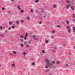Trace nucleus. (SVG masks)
I'll list each match as a JSON object with an SVG mask.
<instances>
[{
  "label": "nucleus",
  "instance_id": "1",
  "mask_svg": "<svg viewBox=\"0 0 75 75\" xmlns=\"http://www.w3.org/2000/svg\"><path fill=\"white\" fill-rule=\"evenodd\" d=\"M45 62L46 64L49 66L50 68L52 67V62H50V61L48 59H45Z\"/></svg>",
  "mask_w": 75,
  "mask_h": 75
},
{
  "label": "nucleus",
  "instance_id": "2",
  "mask_svg": "<svg viewBox=\"0 0 75 75\" xmlns=\"http://www.w3.org/2000/svg\"><path fill=\"white\" fill-rule=\"evenodd\" d=\"M71 4H69V5H67L66 6V8H67V9H68L69 8V6H71Z\"/></svg>",
  "mask_w": 75,
  "mask_h": 75
},
{
  "label": "nucleus",
  "instance_id": "3",
  "mask_svg": "<svg viewBox=\"0 0 75 75\" xmlns=\"http://www.w3.org/2000/svg\"><path fill=\"white\" fill-rule=\"evenodd\" d=\"M16 24L17 25L19 24V22L18 21H16Z\"/></svg>",
  "mask_w": 75,
  "mask_h": 75
},
{
  "label": "nucleus",
  "instance_id": "4",
  "mask_svg": "<svg viewBox=\"0 0 75 75\" xmlns=\"http://www.w3.org/2000/svg\"><path fill=\"white\" fill-rule=\"evenodd\" d=\"M67 28L68 29H70V27L69 26H67Z\"/></svg>",
  "mask_w": 75,
  "mask_h": 75
},
{
  "label": "nucleus",
  "instance_id": "5",
  "mask_svg": "<svg viewBox=\"0 0 75 75\" xmlns=\"http://www.w3.org/2000/svg\"><path fill=\"white\" fill-rule=\"evenodd\" d=\"M0 37H4V35L3 34H1L0 35Z\"/></svg>",
  "mask_w": 75,
  "mask_h": 75
},
{
  "label": "nucleus",
  "instance_id": "6",
  "mask_svg": "<svg viewBox=\"0 0 75 75\" xmlns=\"http://www.w3.org/2000/svg\"><path fill=\"white\" fill-rule=\"evenodd\" d=\"M9 24L10 25H12V22H11V21H10L9 23Z\"/></svg>",
  "mask_w": 75,
  "mask_h": 75
},
{
  "label": "nucleus",
  "instance_id": "7",
  "mask_svg": "<svg viewBox=\"0 0 75 75\" xmlns=\"http://www.w3.org/2000/svg\"><path fill=\"white\" fill-rule=\"evenodd\" d=\"M27 18L28 20H30V17L29 16H28L27 17Z\"/></svg>",
  "mask_w": 75,
  "mask_h": 75
},
{
  "label": "nucleus",
  "instance_id": "8",
  "mask_svg": "<svg viewBox=\"0 0 75 75\" xmlns=\"http://www.w3.org/2000/svg\"><path fill=\"white\" fill-rule=\"evenodd\" d=\"M41 10L42 13H44V9H42Z\"/></svg>",
  "mask_w": 75,
  "mask_h": 75
},
{
  "label": "nucleus",
  "instance_id": "9",
  "mask_svg": "<svg viewBox=\"0 0 75 75\" xmlns=\"http://www.w3.org/2000/svg\"><path fill=\"white\" fill-rule=\"evenodd\" d=\"M68 30V32L69 33H70V31H71V29H69Z\"/></svg>",
  "mask_w": 75,
  "mask_h": 75
},
{
  "label": "nucleus",
  "instance_id": "10",
  "mask_svg": "<svg viewBox=\"0 0 75 75\" xmlns=\"http://www.w3.org/2000/svg\"><path fill=\"white\" fill-rule=\"evenodd\" d=\"M66 2L67 3H69V0H67L66 1Z\"/></svg>",
  "mask_w": 75,
  "mask_h": 75
},
{
  "label": "nucleus",
  "instance_id": "11",
  "mask_svg": "<svg viewBox=\"0 0 75 75\" xmlns=\"http://www.w3.org/2000/svg\"><path fill=\"white\" fill-rule=\"evenodd\" d=\"M38 38H35V41H38Z\"/></svg>",
  "mask_w": 75,
  "mask_h": 75
},
{
  "label": "nucleus",
  "instance_id": "12",
  "mask_svg": "<svg viewBox=\"0 0 75 75\" xmlns=\"http://www.w3.org/2000/svg\"><path fill=\"white\" fill-rule=\"evenodd\" d=\"M43 18H46V15L45 14H44V16H43Z\"/></svg>",
  "mask_w": 75,
  "mask_h": 75
},
{
  "label": "nucleus",
  "instance_id": "13",
  "mask_svg": "<svg viewBox=\"0 0 75 75\" xmlns=\"http://www.w3.org/2000/svg\"><path fill=\"white\" fill-rule=\"evenodd\" d=\"M71 10H74V8L72 7V6H71Z\"/></svg>",
  "mask_w": 75,
  "mask_h": 75
},
{
  "label": "nucleus",
  "instance_id": "14",
  "mask_svg": "<svg viewBox=\"0 0 75 75\" xmlns=\"http://www.w3.org/2000/svg\"><path fill=\"white\" fill-rule=\"evenodd\" d=\"M23 54L24 56H25V55H27V53H25V52H23Z\"/></svg>",
  "mask_w": 75,
  "mask_h": 75
},
{
  "label": "nucleus",
  "instance_id": "15",
  "mask_svg": "<svg viewBox=\"0 0 75 75\" xmlns=\"http://www.w3.org/2000/svg\"><path fill=\"white\" fill-rule=\"evenodd\" d=\"M66 22H67V24H69V21H66Z\"/></svg>",
  "mask_w": 75,
  "mask_h": 75
},
{
  "label": "nucleus",
  "instance_id": "16",
  "mask_svg": "<svg viewBox=\"0 0 75 75\" xmlns=\"http://www.w3.org/2000/svg\"><path fill=\"white\" fill-rule=\"evenodd\" d=\"M52 33H55V30H53L52 31Z\"/></svg>",
  "mask_w": 75,
  "mask_h": 75
},
{
  "label": "nucleus",
  "instance_id": "17",
  "mask_svg": "<svg viewBox=\"0 0 75 75\" xmlns=\"http://www.w3.org/2000/svg\"><path fill=\"white\" fill-rule=\"evenodd\" d=\"M39 2V0H36V3H38Z\"/></svg>",
  "mask_w": 75,
  "mask_h": 75
},
{
  "label": "nucleus",
  "instance_id": "18",
  "mask_svg": "<svg viewBox=\"0 0 75 75\" xmlns=\"http://www.w3.org/2000/svg\"><path fill=\"white\" fill-rule=\"evenodd\" d=\"M21 45L22 47H23L24 46V45H23V43H21Z\"/></svg>",
  "mask_w": 75,
  "mask_h": 75
},
{
  "label": "nucleus",
  "instance_id": "19",
  "mask_svg": "<svg viewBox=\"0 0 75 75\" xmlns=\"http://www.w3.org/2000/svg\"><path fill=\"white\" fill-rule=\"evenodd\" d=\"M27 36H25L24 38V40H27Z\"/></svg>",
  "mask_w": 75,
  "mask_h": 75
},
{
  "label": "nucleus",
  "instance_id": "20",
  "mask_svg": "<svg viewBox=\"0 0 75 75\" xmlns=\"http://www.w3.org/2000/svg\"><path fill=\"white\" fill-rule=\"evenodd\" d=\"M59 63H60V62H59V61H57V63H56L57 64H59Z\"/></svg>",
  "mask_w": 75,
  "mask_h": 75
},
{
  "label": "nucleus",
  "instance_id": "21",
  "mask_svg": "<svg viewBox=\"0 0 75 75\" xmlns=\"http://www.w3.org/2000/svg\"><path fill=\"white\" fill-rule=\"evenodd\" d=\"M18 10H20V9H21V8H20V6H18Z\"/></svg>",
  "mask_w": 75,
  "mask_h": 75
},
{
  "label": "nucleus",
  "instance_id": "22",
  "mask_svg": "<svg viewBox=\"0 0 75 75\" xmlns=\"http://www.w3.org/2000/svg\"><path fill=\"white\" fill-rule=\"evenodd\" d=\"M32 37L33 38H35V35H33V36Z\"/></svg>",
  "mask_w": 75,
  "mask_h": 75
},
{
  "label": "nucleus",
  "instance_id": "23",
  "mask_svg": "<svg viewBox=\"0 0 75 75\" xmlns=\"http://www.w3.org/2000/svg\"><path fill=\"white\" fill-rule=\"evenodd\" d=\"M44 52H45V51L44 50H42V52L43 54H44Z\"/></svg>",
  "mask_w": 75,
  "mask_h": 75
},
{
  "label": "nucleus",
  "instance_id": "24",
  "mask_svg": "<svg viewBox=\"0 0 75 75\" xmlns=\"http://www.w3.org/2000/svg\"><path fill=\"white\" fill-rule=\"evenodd\" d=\"M21 23H24V20H22L21 22Z\"/></svg>",
  "mask_w": 75,
  "mask_h": 75
},
{
  "label": "nucleus",
  "instance_id": "25",
  "mask_svg": "<svg viewBox=\"0 0 75 75\" xmlns=\"http://www.w3.org/2000/svg\"><path fill=\"white\" fill-rule=\"evenodd\" d=\"M73 18H75V14H73Z\"/></svg>",
  "mask_w": 75,
  "mask_h": 75
},
{
  "label": "nucleus",
  "instance_id": "26",
  "mask_svg": "<svg viewBox=\"0 0 75 75\" xmlns=\"http://www.w3.org/2000/svg\"><path fill=\"white\" fill-rule=\"evenodd\" d=\"M65 67H68V64H66V65H65Z\"/></svg>",
  "mask_w": 75,
  "mask_h": 75
},
{
  "label": "nucleus",
  "instance_id": "27",
  "mask_svg": "<svg viewBox=\"0 0 75 75\" xmlns=\"http://www.w3.org/2000/svg\"><path fill=\"white\" fill-rule=\"evenodd\" d=\"M45 43H46V44H48V40H46L45 41Z\"/></svg>",
  "mask_w": 75,
  "mask_h": 75
},
{
  "label": "nucleus",
  "instance_id": "28",
  "mask_svg": "<svg viewBox=\"0 0 75 75\" xmlns=\"http://www.w3.org/2000/svg\"><path fill=\"white\" fill-rule=\"evenodd\" d=\"M11 13V11H8V12H7V13L8 14L9 13Z\"/></svg>",
  "mask_w": 75,
  "mask_h": 75
},
{
  "label": "nucleus",
  "instance_id": "29",
  "mask_svg": "<svg viewBox=\"0 0 75 75\" xmlns=\"http://www.w3.org/2000/svg\"><path fill=\"white\" fill-rule=\"evenodd\" d=\"M13 53L14 54H17V52H16L15 51H13Z\"/></svg>",
  "mask_w": 75,
  "mask_h": 75
},
{
  "label": "nucleus",
  "instance_id": "30",
  "mask_svg": "<svg viewBox=\"0 0 75 75\" xmlns=\"http://www.w3.org/2000/svg\"><path fill=\"white\" fill-rule=\"evenodd\" d=\"M9 55H11V56H12L13 55V54H12V53H10V54H9Z\"/></svg>",
  "mask_w": 75,
  "mask_h": 75
},
{
  "label": "nucleus",
  "instance_id": "31",
  "mask_svg": "<svg viewBox=\"0 0 75 75\" xmlns=\"http://www.w3.org/2000/svg\"><path fill=\"white\" fill-rule=\"evenodd\" d=\"M31 42L30 41H29V42H28V43L29 44H31Z\"/></svg>",
  "mask_w": 75,
  "mask_h": 75
},
{
  "label": "nucleus",
  "instance_id": "32",
  "mask_svg": "<svg viewBox=\"0 0 75 75\" xmlns=\"http://www.w3.org/2000/svg\"><path fill=\"white\" fill-rule=\"evenodd\" d=\"M0 29H1V30H2V29H3V28L2 26H0Z\"/></svg>",
  "mask_w": 75,
  "mask_h": 75
},
{
  "label": "nucleus",
  "instance_id": "33",
  "mask_svg": "<svg viewBox=\"0 0 75 75\" xmlns=\"http://www.w3.org/2000/svg\"><path fill=\"white\" fill-rule=\"evenodd\" d=\"M24 12L23 10H22L21 11V13H23Z\"/></svg>",
  "mask_w": 75,
  "mask_h": 75
},
{
  "label": "nucleus",
  "instance_id": "34",
  "mask_svg": "<svg viewBox=\"0 0 75 75\" xmlns=\"http://www.w3.org/2000/svg\"><path fill=\"white\" fill-rule=\"evenodd\" d=\"M69 55H72V53H71V52H69Z\"/></svg>",
  "mask_w": 75,
  "mask_h": 75
},
{
  "label": "nucleus",
  "instance_id": "35",
  "mask_svg": "<svg viewBox=\"0 0 75 75\" xmlns=\"http://www.w3.org/2000/svg\"><path fill=\"white\" fill-rule=\"evenodd\" d=\"M14 27H15V26H12V28H14Z\"/></svg>",
  "mask_w": 75,
  "mask_h": 75
},
{
  "label": "nucleus",
  "instance_id": "36",
  "mask_svg": "<svg viewBox=\"0 0 75 75\" xmlns=\"http://www.w3.org/2000/svg\"><path fill=\"white\" fill-rule=\"evenodd\" d=\"M73 31H75V27H74L73 28Z\"/></svg>",
  "mask_w": 75,
  "mask_h": 75
},
{
  "label": "nucleus",
  "instance_id": "37",
  "mask_svg": "<svg viewBox=\"0 0 75 75\" xmlns=\"http://www.w3.org/2000/svg\"><path fill=\"white\" fill-rule=\"evenodd\" d=\"M26 35H25V36L27 37V36H28V34H27V33H26Z\"/></svg>",
  "mask_w": 75,
  "mask_h": 75
},
{
  "label": "nucleus",
  "instance_id": "38",
  "mask_svg": "<svg viewBox=\"0 0 75 75\" xmlns=\"http://www.w3.org/2000/svg\"><path fill=\"white\" fill-rule=\"evenodd\" d=\"M21 42H23V41H23V40L22 39H21Z\"/></svg>",
  "mask_w": 75,
  "mask_h": 75
},
{
  "label": "nucleus",
  "instance_id": "39",
  "mask_svg": "<svg viewBox=\"0 0 75 75\" xmlns=\"http://www.w3.org/2000/svg\"><path fill=\"white\" fill-rule=\"evenodd\" d=\"M52 62L54 64H55V61H53Z\"/></svg>",
  "mask_w": 75,
  "mask_h": 75
},
{
  "label": "nucleus",
  "instance_id": "40",
  "mask_svg": "<svg viewBox=\"0 0 75 75\" xmlns=\"http://www.w3.org/2000/svg\"><path fill=\"white\" fill-rule=\"evenodd\" d=\"M20 38H23V35H21L20 36Z\"/></svg>",
  "mask_w": 75,
  "mask_h": 75
},
{
  "label": "nucleus",
  "instance_id": "41",
  "mask_svg": "<svg viewBox=\"0 0 75 75\" xmlns=\"http://www.w3.org/2000/svg\"><path fill=\"white\" fill-rule=\"evenodd\" d=\"M56 7V5H53V7H54V8H55Z\"/></svg>",
  "mask_w": 75,
  "mask_h": 75
},
{
  "label": "nucleus",
  "instance_id": "42",
  "mask_svg": "<svg viewBox=\"0 0 75 75\" xmlns=\"http://www.w3.org/2000/svg\"><path fill=\"white\" fill-rule=\"evenodd\" d=\"M35 65V63L33 62V64H32V65Z\"/></svg>",
  "mask_w": 75,
  "mask_h": 75
},
{
  "label": "nucleus",
  "instance_id": "43",
  "mask_svg": "<svg viewBox=\"0 0 75 75\" xmlns=\"http://www.w3.org/2000/svg\"><path fill=\"white\" fill-rule=\"evenodd\" d=\"M30 11L31 13H33V10L32 9L30 10Z\"/></svg>",
  "mask_w": 75,
  "mask_h": 75
},
{
  "label": "nucleus",
  "instance_id": "44",
  "mask_svg": "<svg viewBox=\"0 0 75 75\" xmlns=\"http://www.w3.org/2000/svg\"><path fill=\"white\" fill-rule=\"evenodd\" d=\"M12 65L13 67H14V66H15V64H12Z\"/></svg>",
  "mask_w": 75,
  "mask_h": 75
},
{
  "label": "nucleus",
  "instance_id": "45",
  "mask_svg": "<svg viewBox=\"0 0 75 75\" xmlns=\"http://www.w3.org/2000/svg\"><path fill=\"white\" fill-rule=\"evenodd\" d=\"M45 68H46V69L48 68V67L47 66L45 67Z\"/></svg>",
  "mask_w": 75,
  "mask_h": 75
},
{
  "label": "nucleus",
  "instance_id": "46",
  "mask_svg": "<svg viewBox=\"0 0 75 75\" xmlns=\"http://www.w3.org/2000/svg\"><path fill=\"white\" fill-rule=\"evenodd\" d=\"M57 27H58V28H59V27H60V26H59V25H57Z\"/></svg>",
  "mask_w": 75,
  "mask_h": 75
},
{
  "label": "nucleus",
  "instance_id": "47",
  "mask_svg": "<svg viewBox=\"0 0 75 75\" xmlns=\"http://www.w3.org/2000/svg\"><path fill=\"white\" fill-rule=\"evenodd\" d=\"M2 10H4V8H2Z\"/></svg>",
  "mask_w": 75,
  "mask_h": 75
},
{
  "label": "nucleus",
  "instance_id": "48",
  "mask_svg": "<svg viewBox=\"0 0 75 75\" xmlns=\"http://www.w3.org/2000/svg\"><path fill=\"white\" fill-rule=\"evenodd\" d=\"M39 24H42V22H41V21L40 22H39Z\"/></svg>",
  "mask_w": 75,
  "mask_h": 75
},
{
  "label": "nucleus",
  "instance_id": "49",
  "mask_svg": "<svg viewBox=\"0 0 75 75\" xmlns=\"http://www.w3.org/2000/svg\"><path fill=\"white\" fill-rule=\"evenodd\" d=\"M73 21H75V19L74 18L73 19Z\"/></svg>",
  "mask_w": 75,
  "mask_h": 75
},
{
  "label": "nucleus",
  "instance_id": "50",
  "mask_svg": "<svg viewBox=\"0 0 75 75\" xmlns=\"http://www.w3.org/2000/svg\"><path fill=\"white\" fill-rule=\"evenodd\" d=\"M51 38H52H52H54V36L51 37Z\"/></svg>",
  "mask_w": 75,
  "mask_h": 75
},
{
  "label": "nucleus",
  "instance_id": "51",
  "mask_svg": "<svg viewBox=\"0 0 75 75\" xmlns=\"http://www.w3.org/2000/svg\"><path fill=\"white\" fill-rule=\"evenodd\" d=\"M11 28H8V30H11Z\"/></svg>",
  "mask_w": 75,
  "mask_h": 75
},
{
  "label": "nucleus",
  "instance_id": "52",
  "mask_svg": "<svg viewBox=\"0 0 75 75\" xmlns=\"http://www.w3.org/2000/svg\"><path fill=\"white\" fill-rule=\"evenodd\" d=\"M53 52H55V50H53Z\"/></svg>",
  "mask_w": 75,
  "mask_h": 75
},
{
  "label": "nucleus",
  "instance_id": "53",
  "mask_svg": "<svg viewBox=\"0 0 75 75\" xmlns=\"http://www.w3.org/2000/svg\"><path fill=\"white\" fill-rule=\"evenodd\" d=\"M26 46L27 47H29V45H27Z\"/></svg>",
  "mask_w": 75,
  "mask_h": 75
},
{
  "label": "nucleus",
  "instance_id": "54",
  "mask_svg": "<svg viewBox=\"0 0 75 75\" xmlns=\"http://www.w3.org/2000/svg\"><path fill=\"white\" fill-rule=\"evenodd\" d=\"M12 2H13L14 1V0H11Z\"/></svg>",
  "mask_w": 75,
  "mask_h": 75
},
{
  "label": "nucleus",
  "instance_id": "55",
  "mask_svg": "<svg viewBox=\"0 0 75 75\" xmlns=\"http://www.w3.org/2000/svg\"><path fill=\"white\" fill-rule=\"evenodd\" d=\"M6 33H7V32H8V30H6Z\"/></svg>",
  "mask_w": 75,
  "mask_h": 75
},
{
  "label": "nucleus",
  "instance_id": "56",
  "mask_svg": "<svg viewBox=\"0 0 75 75\" xmlns=\"http://www.w3.org/2000/svg\"><path fill=\"white\" fill-rule=\"evenodd\" d=\"M54 49H56V47H54Z\"/></svg>",
  "mask_w": 75,
  "mask_h": 75
},
{
  "label": "nucleus",
  "instance_id": "57",
  "mask_svg": "<svg viewBox=\"0 0 75 75\" xmlns=\"http://www.w3.org/2000/svg\"><path fill=\"white\" fill-rule=\"evenodd\" d=\"M73 48H74V49H75V47H73Z\"/></svg>",
  "mask_w": 75,
  "mask_h": 75
},
{
  "label": "nucleus",
  "instance_id": "58",
  "mask_svg": "<svg viewBox=\"0 0 75 75\" xmlns=\"http://www.w3.org/2000/svg\"><path fill=\"white\" fill-rule=\"evenodd\" d=\"M73 32H74V33H75V30H73Z\"/></svg>",
  "mask_w": 75,
  "mask_h": 75
},
{
  "label": "nucleus",
  "instance_id": "59",
  "mask_svg": "<svg viewBox=\"0 0 75 75\" xmlns=\"http://www.w3.org/2000/svg\"><path fill=\"white\" fill-rule=\"evenodd\" d=\"M13 25H15V24H13Z\"/></svg>",
  "mask_w": 75,
  "mask_h": 75
},
{
  "label": "nucleus",
  "instance_id": "60",
  "mask_svg": "<svg viewBox=\"0 0 75 75\" xmlns=\"http://www.w3.org/2000/svg\"><path fill=\"white\" fill-rule=\"evenodd\" d=\"M1 67V66L0 65V67Z\"/></svg>",
  "mask_w": 75,
  "mask_h": 75
}]
</instances>
